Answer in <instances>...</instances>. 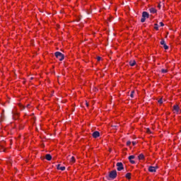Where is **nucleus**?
<instances>
[{
  "label": "nucleus",
  "mask_w": 181,
  "mask_h": 181,
  "mask_svg": "<svg viewBox=\"0 0 181 181\" xmlns=\"http://www.w3.org/2000/svg\"><path fill=\"white\" fill-rule=\"evenodd\" d=\"M144 159L145 156L144 154H140V155H132L128 157V159Z\"/></svg>",
  "instance_id": "f257e3e1"
},
{
  "label": "nucleus",
  "mask_w": 181,
  "mask_h": 181,
  "mask_svg": "<svg viewBox=\"0 0 181 181\" xmlns=\"http://www.w3.org/2000/svg\"><path fill=\"white\" fill-rule=\"evenodd\" d=\"M55 57H57V59H59L60 62L64 60V55L60 52H55Z\"/></svg>",
  "instance_id": "f03ea898"
},
{
  "label": "nucleus",
  "mask_w": 181,
  "mask_h": 181,
  "mask_svg": "<svg viewBox=\"0 0 181 181\" xmlns=\"http://www.w3.org/2000/svg\"><path fill=\"white\" fill-rule=\"evenodd\" d=\"M117 176V170H112L109 173V178L111 180L115 179Z\"/></svg>",
  "instance_id": "7ed1b4c3"
},
{
  "label": "nucleus",
  "mask_w": 181,
  "mask_h": 181,
  "mask_svg": "<svg viewBox=\"0 0 181 181\" xmlns=\"http://www.w3.org/2000/svg\"><path fill=\"white\" fill-rule=\"evenodd\" d=\"M173 112L175 114H180L181 111L180 107H179V105H175L173 106Z\"/></svg>",
  "instance_id": "20e7f679"
},
{
  "label": "nucleus",
  "mask_w": 181,
  "mask_h": 181,
  "mask_svg": "<svg viewBox=\"0 0 181 181\" xmlns=\"http://www.w3.org/2000/svg\"><path fill=\"white\" fill-rule=\"evenodd\" d=\"M117 170L118 171H121L122 170L124 169V165H122V163H117Z\"/></svg>",
  "instance_id": "39448f33"
},
{
  "label": "nucleus",
  "mask_w": 181,
  "mask_h": 181,
  "mask_svg": "<svg viewBox=\"0 0 181 181\" xmlns=\"http://www.w3.org/2000/svg\"><path fill=\"white\" fill-rule=\"evenodd\" d=\"M156 169H157V167L150 166L148 168V171L151 173H155L156 172Z\"/></svg>",
  "instance_id": "423d86ee"
},
{
  "label": "nucleus",
  "mask_w": 181,
  "mask_h": 181,
  "mask_svg": "<svg viewBox=\"0 0 181 181\" xmlns=\"http://www.w3.org/2000/svg\"><path fill=\"white\" fill-rule=\"evenodd\" d=\"M57 169L60 170L61 171H64L66 170V167L61 166V164L57 165Z\"/></svg>",
  "instance_id": "0eeeda50"
},
{
  "label": "nucleus",
  "mask_w": 181,
  "mask_h": 181,
  "mask_svg": "<svg viewBox=\"0 0 181 181\" xmlns=\"http://www.w3.org/2000/svg\"><path fill=\"white\" fill-rule=\"evenodd\" d=\"M142 18H144L145 19L149 18V13H148V12L144 11L142 13Z\"/></svg>",
  "instance_id": "6e6552de"
},
{
  "label": "nucleus",
  "mask_w": 181,
  "mask_h": 181,
  "mask_svg": "<svg viewBox=\"0 0 181 181\" xmlns=\"http://www.w3.org/2000/svg\"><path fill=\"white\" fill-rule=\"evenodd\" d=\"M92 136H93L94 138H98V136H100V132H94L92 134Z\"/></svg>",
  "instance_id": "1a4fd4ad"
},
{
  "label": "nucleus",
  "mask_w": 181,
  "mask_h": 181,
  "mask_svg": "<svg viewBox=\"0 0 181 181\" xmlns=\"http://www.w3.org/2000/svg\"><path fill=\"white\" fill-rule=\"evenodd\" d=\"M129 64L132 67H134V66H135V64H136V62H135V60H132L129 62Z\"/></svg>",
  "instance_id": "9d476101"
},
{
  "label": "nucleus",
  "mask_w": 181,
  "mask_h": 181,
  "mask_svg": "<svg viewBox=\"0 0 181 181\" xmlns=\"http://www.w3.org/2000/svg\"><path fill=\"white\" fill-rule=\"evenodd\" d=\"M149 11H150L151 13H156V12H157V11L156 10L155 8H151L149 9Z\"/></svg>",
  "instance_id": "9b49d317"
},
{
  "label": "nucleus",
  "mask_w": 181,
  "mask_h": 181,
  "mask_svg": "<svg viewBox=\"0 0 181 181\" xmlns=\"http://www.w3.org/2000/svg\"><path fill=\"white\" fill-rule=\"evenodd\" d=\"M44 159H52V155L46 154L44 157Z\"/></svg>",
  "instance_id": "f8f14e48"
},
{
  "label": "nucleus",
  "mask_w": 181,
  "mask_h": 181,
  "mask_svg": "<svg viewBox=\"0 0 181 181\" xmlns=\"http://www.w3.org/2000/svg\"><path fill=\"white\" fill-rule=\"evenodd\" d=\"M132 174L131 173H127L126 175H125V177L127 178V179H131L132 178Z\"/></svg>",
  "instance_id": "ddd939ff"
},
{
  "label": "nucleus",
  "mask_w": 181,
  "mask_h": 181,
  "mask_svg": "<svg viewBox=\"0 0 181 181\" xmlns=\"http://www.w3.org/2000/svg\"><path fill=\"white\" fill-rule=\"evenodd\" d=\"M154 29L156 30H159V26L158 25V24H155L154 25Z\"/></svg>",
  "instance_id": "4468645a"
},
{
  "label": "nucleus",
  "mask_w": 181,
  "mask_h": 181,
  "mask_svg": "<svg viewBox=\"0 0 181 181\" xmlns=\"http://www.w3.org/2000/svg\"><path fill=\"white\" fill-rule=\"evenodd\" d=\"M158 104H163V100L162 98L158 100Z\"/></svg>",
  "instance_id": "2eb2a0df"
},
{
  "label": "nucleus",
  "mask_w": 181,
  "mask_h": 181,
  "mask_svg": "<svg viewBox=\"0 0 181 181\" xmlns=\"http://www.w3.org/2000/svg\"><path fill=\"white\" fill-rule=\"evenodd\" d=\"M160 43V45H161L162 46L165 45V40H162Z\"/></svg>",
  "instance_id": "dca6fc26"
},
{
  "label": "nucleus",
  "mask_w": 181,
  "mask_h": 181,
  "mask_svg": "<svg viewBox=\"0 0 181 181\" xmlns=\"http://www.w3.org/2000/svg\"><path fill=\"white\" fill-rule=\"evenodd\" d=\"M161 73L163 74L168 73V69H161Z\"/></svg>",
  "instance_id": "f3484780"
},
{
  "label": "nucleus",
  "mask_w": 181,
  "mask_h": 181,
  "mask_svg": "<svg viewBox=\"0 0 181 181\" xmlns=\"http://www.w3.org/2000/svg\"><path fill=\"white\" fill-rule=\"evenodd\" d=\"M163 47H164L165 50H168V49H169V47L168 45H166V44L165 45H163Z\"/></svg>",
  "instance_id": "a211bd4d"
},
{
  "label": "nucleus",
  "mask_w": 181,
  "mask_h": 181,
  "mask_svg": "<svg viewBox=\"0 0 181 181\" xmlns=\"http://www.w3.org/2000/svg\"><path fill=\"white\" fill-rule=\"evenodd\" d=\"M146 20V18H144V17H142V18L141 19V23H144V22H145Z\"/></svg>",
  "instance_id": "6ab92c4d"
},
{
  "label": "nucleus",
  "mask_w": 181,
  "mask_h": 181,
  "mask_svg": "<svg viewBox=\"0 0 181 181\" xmlns=\"http://www.w3.org/2000/svg\"><path fill=\"white\" fill-rule=\"evenodd\" d=\"M129 161L132 164H135L136 163V162L132 159H129Z\"/></svg>",
  "instance_id": "aec40b11"
},
{
  "label": "nucleus",
  "mask_w": 181,
  "mask_h": 181,
  "mask_svg": "<svg viewBox=\"0 0 181 181\" xmlns=\"http://www.w3.org/2000/svg\"><path fill=\"white\" fill-rule=\"evenodd\" d=\"M134 91H132V93H131V95H130V97L132 98H134Z\"/></svg>",
  "instance_id": "412c9836"
},
{
  "label": "nucleus",
  "mask_w": 181,
  "mask_h": 181,
  "mask_svg": "<svg viewBox=\"0 0 181 181\" xmlns=\"http://www.w3.org/2000/svg\"><path fill=\"white\" fill-rule=\"evenodd\" d=\"M75 162H76V160H75V159H71V163H75Z\"/></svg>",
  "instance_id": "4be33fe9"
},
{
  "label": "nucleus",
  "mask_w": 181,
  "mask_h": 181,
  "mask_svg": "<svg viewBox=\"0 0 181 181\" xmlns=\"http://www.w3.org/2000/svg\"><path fill=\"white\" fill-rule=\"evenodd\" d=\"M127 146H129V145H131V141H127Z\"/></svg>",
  "instance_id": "5701e85b"
},
{
  "label": "nucleus",
  "mask_w": 181,
  "mask_h": 181,
  "mask_svg": "<svg viewBox=\"0 0 181 181\" xmlns=\"http://www.w3.org/2000/svg\"><path fill=\"white\" fill-rule=\"evenodd\" d=\"M146 132L147 134H151V130H149V129H147Z\"/></svg>",
  "instance_id": "b1692460"
},
{
  "label": "nucleus",
  "mask_w": 181,
  "mask_h": 181,
  "mask_svg": "<svg viewBox=\"0 0 181 181\" xmlns=\"http://www.w3.org/2000/svg\"><path fill=\"white\" fill-rule=\"evenodd\" d=\"M97 60H98V62H100V60H101V57H98Z\"/></svg>",
  "instance_id": "393cba45"
},
{
  "label": "nucleus",
  "mask_w": 181,
  "mask_h": 181,
  "mask_svg": "<svg viewBox=\"0 0 181 181\" xmlns=\"http://www.w3.org/2000/svg\"><path fill=\"white\" fill-rule=\"evenodd\" d=\"M160 26H165V24H163L162 22L160 23Z\"/></svg>",
  "instance_id": "a878e982"
},
{
  "label": "nucleus",
  "mask_w": 181,
  "mask_h": 181,
  "mask_svg": "<svg viewBox=\"0 0 181 181\" xmlns=\"http://www.w3.org/2000/svg\"><path fill=\"white\" fill-rule=\"evenodd\" d=\"M21 107H23V108H22V110H24V109H25V107H24V106L21 105Z\"/></svg>",
  "instance_id": "bb28decb"
},
{
  "label": "nucleus",
  "mask_w": 181,
  "mask_h": 181,
  "mask_svg": "<svg viewBox=\"0 0 181 181\" xmlns=\"http://www.w3.org/2000/svg\"><path fill=\"white\" fill-rule=\"evenodd\" d=\"M132 144H133V145H135L136 143H135V142H134V141H133V143H132Z\"/></svg>",
  "instance_id": "cd10ccee"
},
{
  "label": "nucleus",
  "mask_w": 181,
  "mask_h": 181,
  "mask_svg": "<svg viewBox=\"0 0 181 181\" xmlns=\"http://www.w3.org/2000/svg\"><path fill=\"white\" fill-rule=\"evenodd\" d=\"M71 159H74V156H72V157L71 158Z\"/></svg>",
  "instance_id": "c85d7f7f"
},
{
  "label": "nucleus",
  "mask_w": 181,
  "mask_h": 181,
  "mask_svg": "<svg viewBox=\"0 0 181 181\" xmlns=\"http://www.w3.org/2000/svg\"><path fill=\"white\" fill-rule=\"evenodd\" d=\"M3 152H5V149L4 148H3Z\"/></svg>",
  "instance_id": "c756f323"
},
{
  "label": "nucleus",
  "mask_w": 181,
  "mask_h": 181,
  "mask_svg": "<svg viewBox=\"0 0 181 181\" xmlns=\"http://www.w3.org/2000/svg\"><path fill=\"white\" fill-rule=\"evenodd\" d=\"M87 107H88V103H86Z\"/></svg>",
  "instance_id": "7c9ffc66"
},
{
  "label": "nucleus",
  "mask_w": 181,
  "mask_h": 181,
  "mask_svg": "<svg viewBox=\"0 0 181 181\" xmlns=\"http://www.w3.org/2000/svg\"><path fill=\"white\" fill-rule=\"evenodd\" d=\"M27 107H29V105H28Z\"/></svg>",
  "instance_id": "2f4dec72"
},
{
  "label": "nucleus",
  "mask_w": 181,
  "mask_h": 181,
  "mask_svg": "<svg viewBox=\"0 0 181 181\" xmlns=\"http://www.w3.org/2000/svg\"><path fill=\"white\" fill-rule=\"evenodd\" d=\"M48 160H51L50 159H48Z\"/></svg>",
  "instance_id": "473e14b6"
}]
</instances>
